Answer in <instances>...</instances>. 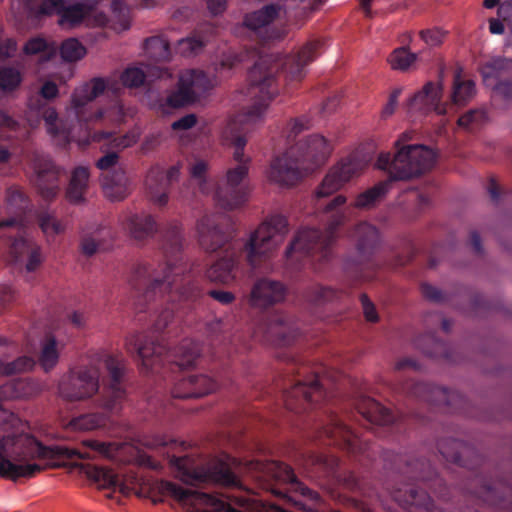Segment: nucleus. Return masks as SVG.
<instances>
[{
  "instance_id": "1",
  "label": "nucleus",
  "mask_w": 512,
  "mask_h": 512,
  "mask_svg": "<svg viewBox=\"0 0 512 512\" xmlns=\"http://www.w3.org/2000/svg\"><path fill=\"white\" fill-rule=\"evenodd\" d=\"M160 241L166 263L159 266L160 270L150 264H137L131 272L129 284L138 293V312L150 310V303L158 300L166 307L149 332L128 336L125 348L140 360L141 369L147 373L161 374L166 365L171 371H181L171 390L173 398H200L214 392L218 383L206 374L183 371L198 359L199 344L191 339H184L171 350L161 333L180 307L193 308L201 305L206 295L222 305H229L234 302L235 295L230 291L217 289L205 292L193 270H187L186 264L178 263L183 237L177 221H172L160 229Z\"/></svg>"
},
{
  "instance_id": "2",
  "label": "nucleus",
  "mask_w": 512,
  "mask_h": 512,
  "mask_svg": "<svg viewBox=\"0 0 512 512\" xmlns=\"http://www.w3.org/2000/svg\"><path fill=\"white\" fill-rule=\"evenodd\" d=\"M306 72L304 66H251L247 73L246 95L253 103L229 119L222 137L226 145L233 148L234 167L216 184L213 198L225 210L242 206L249 195L246 184L251 158L244 154L246 134L263 122L269 103L278 95L280 82L300 81Z\"/></svg>"
},
{
  "instance_id": "3",
  "label": "nucleus",
  "mask_w": 512,
  "mask_h": 512,
  "mask_svg": "<svg viewBox=\"0 0 512 512\" xmlns=\"http://www.w3.org/2000/svg\"><path fill=\"white\" fill-rule=\"evenodd\" d=\"M38 392L37 384L29 378L12 379L0 386V401L27 398ZM118 446L112 442L86 439L81 446H44L34 437L26 436L15 441L10 438L0 439V476L12 481L19 478H32L42 471L43 467L31 463L35 459H112L116 456Z\"/></svg>"
},
{
  "instance_id": "4",
  "label": "nucleus",
  "mask_w": 512,
  "mask_h": 512,
  "mask_svg": "<svg viewBox=\"0 0 512 512\" xmlns=\"http://www.w3.org/2000/svg\"><path fill=\"white\" fill-rule=\"evenodd\" d=\"M196 228L202 249L208 253H222L206 270L207 279L228 284L236 278L239 251L242 250L252 268H257L284 241L288 232V220L279 214L268 217L250 234L242 248L233 240L232 231L219 224L216 215H204L198 220Z\"/></svg>"
},
{
  "instance_id": "5",
  "label": "nucleus",
  "mask_w": 512,
  "mask_h": 512,
  "mask_svg": "<svg viewBox=\"0 0 512 512\" xmlns=\"http://www.w3.org/2000/svg\"><path fill=\"white\" fill-rule=\"evenodd\" d=\"M410 136L402 133L394 143L395 153H380L377 167L388 172L389 177L360 193L354 203L357 208L373 207L391 188L394 181L409 180L430 170L435 163L432 149L424 145L408 144Z\"/></svg>"
},
{
  "instance_id": "6",
  "label": "nucleus",
  "mask_w": 512,
  "mask_h": 512,
  "mask_svg": "<svg viewBox=\"0 0 512 512\" xmlns=\"http://www.w3.org/2000/svg\"><path fill=\"white\" fill-rule=\"evenodd\" d=\"M352 208L346 205V197L337 195L324 208L326 227L300 229L285 251L287 265L305 260L323 264L332 257L333 244L337 238V229L345 223Z\"/></svg>"
},
{
  "instance_id": "7",
  "label": "nucleus",
  "mask_w": 512,
  "mask_h": 512,
  "mask_svg": "<svg viewBox=\"0 0 512 512\" xmlns=\"http://www.w3.org/2000/svg\"><path fill=\"white\" fill-rule=\"evenodd\" d=\"M330 153L331 146L322 135H310L272 161L269 178L283 187L294 186L323 165Z\"/></svg>"
},
{
  "instance_id": "8",
  "label": "nucleus",
  "mask_w": 512,
  "mask_h": 512,
  "mask_svg": "<svg viewBox=\"0 0 512 512\" xmlns=\"http://www.w3.org/2000/svg\"><path fill=\"white\" fill-rule=\"evenodd\" d=\"M30 199L19 186H11L6 191V212L10 217L0 221V230H14L15 234H3L7 239L10 262L24 264L27 272L35 271L42 263L41 248L27 237L24 216L30 209Z\"/></svg>"
},
{
  "instance_id": "9",
  "label": "nucleus",
  "mask_w": 512,
  "mask_h": 512,
  "mask_svg": "<svg viewBox=\"0 0 512 512\" xmlns=\"http://www.w3.org/2000/svg\"><path fill=\"white\" fill-rule=\"evenodd\" d=\"M310 368L303 363L292 360L287 366V373L297 375L293 377L290 389L283 391V401L286 409L301 414L315 409L322 402L329 401V396L324 388V380L328 373L326 367L321 366L308 375Z\"/></svg>"
},
{
  "instance_id": "10",
  "label": "nucleus",
  "mask_w": 512,
  "mask_h": 512,
  "mask_svg": "<svg viewBox=\"0 0 512 512\" xmlns=\"http://www.w3.org/2000/svg\"><path fill=\"white\" fill-rule=\"evenodd\" d=\"M357 255L344 261L343 270L348 285H357L376 279L380 269L374 255L380 244L379 230L367 222L359 223L353 233Z\"/></svg>"
},
{
  "instance_id": "11",
  "label": "nucleus",
  "mask_w": 512,
  "mask_h": 512,
  "mask_svg": "<svg viewBox=\"0 0 512 512\" xmlns=\"http://www.w3.org/2000/svg\"><path fill=\"white\" fill-rule=\"evenodd\" d=\"M325 419L316 424L317 437L325 444L336 445L351 453L362 465L374 461L376 446L361 438L348 424L331 410L324 411Z\"/></svg>"
},
{
  "instance_id": "12",
  "label": "nucleus",
  "mask_w": 512,
  "mask_h": 512,
  "mask_svg": "<svg viewBox=\"0 0 512 512\" xmlns=\"http://www.w3.org/2000/svg\"><path fill=\"white\" fill-rule=\"evenodd\" d=\"M391 388L397 393L414 397L425 402L430 408H437L443 412H460L466 402L464 395L456 390L412 379H402V376H397Z\"/></svg>"
},
{
  "instance_id": "13",
  "label": "nucleus",
  "mask_w": 512,
  "mask_h": 512,
  "mask_svg": "<svg viewBox=\"0 0 512 512\" xmlns=\"http://www.w3.org/2000/svg\"><path fill=\"white\" fill-rule=\"evenodd\" d=\"M170 463L178 470L181 481L190 486L197 487L213 483L226 487H237L240 483L232 467L237 460L228 456L225 460H218L208 468L190 467L188 456H173Z\"/></svg>"
},
{
  "instance_id": "14",
  "label": "nucleus",
  "mask_w": 512,
  "mask_h": 512,
  "mask_svg": "<svg viewBox=\"0 0 512 512\" xmlns=\"http://www.w3.org/2000/svg\"><path fill=\"white\" fill-rule=\"evenodd\" d=\"M217 73L218 66H214L213 72L197 68L182 73L176 89L167 96L166 105L181 108L194 103L218 84Z\"/></svg>"
},
{
  "instance_id": "15",
  "label": "nucleus",
  "mask_w": 512,
  "mask_h": 512,
  "mask_svg": "<svg viewBox=\"0 0 512 512\" xmlns=\"http://www.w3.org/2000/svg\"><path fill=\"white\" fill-rule=\"evenodd\" d=\"M58 94V86L53 81H45L39 93L29 98L28 107L37 118L44 120L49 135L68 141L69 129L59 120L55 108L48 104V101L55 99Z\"/></svg>"
},
{
  "instance_id": "16",
  "label": "nucleus",
  "mask_w": 512,
  "mask_h": 512,
  "mask_svg": "<svg viewBox=\"0 0 512 512\" xmlns=\"http://www.w3.org/2000/svg\"><path fill=\"white\" fill-rule=\"evenodd\" d=\"M99 390V372L94 367L81 366L70 369L58 384L59 395L66 401L91 398Z\"/></svg>"
},
{
  "instance_id": "17",
  "label": "nucleus",
  "mask_w": 512,
  "mask_h": 512,
  "mask_svg": "<svg viewBox=\"0 0 512 512\" xmlns=\"http://www.w3.org/2000/svg\"><path fill=\"white\" fill-rule=\"evenodd\" d=\"M104 364L108 372V381L104 385L99 406L109 412H116L121 408L126 392L123 380L126 373V361L121 354H105Z\"/></svg>"
},
{
  "instance_id": "18",
  "label": "nucleus",
  "mask_w": 512,
  "mask_h": 512,
  "mask_svg": "<svg viewBox=\"0 0 512 512\" xmlns=\"http://www.w3.org/2000/svg\"><path fill=\"white\" fill-rule=\"evenodd\" d=\"M389 466L412 481L423 482L433 493L443 495L444 481L429 461L412 456L395 455Z\"/></svg>"
},
{
  "instance_id": "19",
  "label": "nucleus",
  "mask_w": 512,
  "mask_h": 512,
  "mask_svg": "<svg viewBox=\"0 0 512 512\" xmlns=\"http://www.w3.org/2000/svg\"><path fill=\"white\" fill-rule=\"evenodd\" d=\"M470 493L488 506L496 509H512V484L500 479L492 481L476 474L471 482Z\"/></svg>"
},
{
  "instance_id": "20",
  "label": "nucleus",
  "mask_w": 512,
  "mask_h": 512,
  "mask_svg": "<svg viewBox=\"0 0 512 512\" xmlns=\"http://www.w3.org/2000/svg\"><path fill=\"white\" fill-rule=\"evenodd\" d=\"M256 336L264 342L276 346L291 345L300 335V331L289 321L287 316L282 313H268L258 324Z\"/></svg>"
},
{
  "instance_id": "21",
  "label": "nucleus",
  "mask_w": 512,
  "mask_h": 512,
  "mask_svg": "<svg viewBox=\"0 0 512 512\" xmlns=\"http://www.w3.org/2000/svg\"><path fill=\"white\" fill-rule=\"evenodd\" d=\"M251 469L261 473L263 477L275 480L277 483L287 485L290 490L300 493L311 500L317 501L319 494L298 480L293 469L280 461L255 460L250 463Z\"/></svg>"
},
{
  "instance_id": "22",
  "label": "nucleus",
  "mask_w": 512,
  "mask_h": 512,
  "mask_svg": "<svg viewBox=\"0 0 512 512\" xmlns=\"http://www.w3.org/2000/svg\"><path fill=\"white\" fill-rule=\"evenodd\" d=\"M91 11L92 5L87 2L66 5L64 0H42L36 8L35 14L36 16L57 14L59 25L63 28L72 29L89 17Z\"/></svg>"
},
{
  "instance_id": "23",
  "label": "nucleus",
  "mask_w": 512,
  "mask_h": 512,
  "mask_svg": "<svg viewBox=\"0 0 512 512\" xmlns=\"http://www.w3.org/2000/svg\"><path fill=\"white\" fill-rule=\"evenodd\" d=\"M33 178L38 193L46 201L53 200L59 193L60 169L52 159L42 153H34L32 158Z\"/></svg>"
},
{
  "instance_id": "24",
  "label": "nucleus",
  "mask_w": 512,
  "mask_h": 512,
  "mask_svg": "<svg viewBox=\"0 0 512 512\" xmlns=\"http://www.w3.org/2000/svg\"><path fill=\"white\" fill-rule=\"evenodd\" d=\"M117 151H107L96 162V167L106 173L103 174L101 183L105 196L111 201H121L129 194V181L123 170L108 172L118 162Z\"/></svg>"
},
{
  "instance_id": "25",
  "label": "nucleus",
  "mask_w": 512,
  "mask_h": 512,
  "mask_svg": "<svg viewBox=\"0 0 512 512\" xmlns=\"http://www.w3.org/2000/svg\"><path fill=\"white\" fill-rule=\"evenodd\" d=\"M287 295V287L278 280L262 277L253 284L248 304L252 309L269 312L275 305L283 302Z\"/></svg>"
},
{
  "instance_id": "26",
  "label": "nucleus",
  "mask_w": 512,
  "mask_h": 512,
  "mask_svg": "<svg viewBox=\"0 0 512 512\" xmlns=\"http://www.w3.org/2000/svg\"><path fill=\"white\" fill-rule=\"evenodd\" d=\"M355 409L367 424L386 427L391 431L401 430V418H397L391 410L381 405L375 399L361 395L354 401Z\"/></svg>"
},
{
  "instance_id": "27",
  "label": "nucleus",
  "mask_w": 512,
  "mask_h": 512,
  "mask_svg": "<svg viewBox=\"0 0 512 512\" xmlns=\"http://www.w3.org/2000/svg\"><path fill=\"white\" fill-rule=\"evenodd\" d=\"M362 169V163L356 158L342 159L334 165L326 174L319 185L316 196L322 198L333 194L342 188L351 178L358 175Z\"/></svg>"
},
{
  "instance_id": "28",
  "label": "nucleus",
  "mask_w": 512,
  "mask_h": 512,
  "mask_svg": "<svg viewBox=\"0 0 512 512\" xmlns=\"http://www.w3.org/2000/svg\"><path fill=\"white\" fill-rule=\"evenodd\" d=\"M180 169L178 166H171L165 171L160 166H153L146 175V188L150 199L159 206L168 202V193L171 184L178 180Z\"/></svg>"
},
{
  "instance_id": "29",
  "label": "nucleus",
  "mask_w": 512,
  "mask_h": 512,
  "mask_svg": "<svg viewBox=\"0 0 512 512\" xmlns=\"http://www.w3.org/2000/svg\"><path fill=\"white\" fill-rule=\"evenodd\" d=\"M437 449L447 461L460 467L474 470L482 462V458L467 443L454 439L444 438L437 442Z\"/></svg>"
},
{
  "instance_id": "30",
  "label": "nucleus",
  "mask_w": 512,
  "mask_h": 512,
  "mask_svg": "<svg viewBox=\"0 0 512 512\" xmlns=\"http://www.w3.org/2000/svg\"><path fill=\"white\" fill-rule=\"evenodd\" d=\"M106 88H110L114 93L118 91L117 87H114V85L110 86V82L105 81L103 78H94L74 90L71 103L79 122H86L91 119V116L85 115L84 107L101 95Z\"/></svg>"
},
{
  "instance_id": "31",
  "label": "nucleus",
  "mask_w": 512,
  "mask_h": 512,
  "mask_svg": "<svg viewBox=\"0 0 512 512\" xmlns=\"http://www.w3.org/2000/svg\"><path fill=\"white\" fill-rule=\"evenodd\" d=\"M443 87L440 82L428 81L421 91L409 100V109L423 112L435 111L437 114L446 113V104L441 102Z\"/></svg>"
},
{
  "instance_id": "32",
  "label": "nucleus",
  "mask_w": 512,
  "mask_h": 512,
  "mask_svg": "<svg viewBox=\"0 0 512 512\" xmlns=\"http://www.w3.org/2000/svg\"><path fill=\"white\" fill-rule=\"evenodd\" d=\"M278 13V5L268 4L257 11L247 13L244 16L243 24L261 43H265L271 38L270 24L278 16Z\"/></svg>"
},
{
  "instance_id": "33",
  "label": "nucleus",
  "mask_w": 512,
  "mask_h": 512,
  "mask_svg": "<svg viewBox=\"0 0 512 512\" xmlns=\"http://www.w3.org/2000/svg\"><path fill=\"white\" fill-rule=\"evenodd\" d=\"M119 223L135 240H144L158 231V225L152 215L147 213L125 212L119 216Z\"/></svg>"
},
{
  "instance_id": "34",
  "label": "nucleus",
  "mask_w": 512,
  "mask_h": 512,
  "mask_svg": "<svg viewBox=\"0 0 512 512\" xmlns=\"http://www.w3.org/2000/svg\"><path fill=\"white\" fill-rule=\"evenodd\" d=\"M507 66H481V75L486 87L492 89V99L510 102L512 100V81L500 80L502 71Z\"/></svg>"
},
{
  "instance_id": "35",
  "label": "nucleus",
  "mask_w": 512,
  "mask_h": 512,
  "mask_svg": "<svg viewBox=\"0 0 512 512\" xmlns=\"http://www.w3.org/2000/svg\"><path fill=\"white\" fill-rule=\"evenodd\" d=\"M415 346L429 357L453 361L451 346L437 338L433 332H427L417 337Z\"/></svg>"
},
{
  "instance_id": "36",
  "label": "nucleus",
  "mask_w": 512,
  "mask_h": 512,
  "mask_svg": "<svg viewBox=\"0 0 512 512\" xmlns=\"http://www.w3.org/2000/svg\"><path fill=\"white\" fill-rule=\"evenodd\" d=\"M89 169L84 166L74 168L66 190L69 202L79 204L85 200V194L89 187Z\"/></svg>"
},
{
  "instance_id": "37",
  "label": "nucleus",
  "mask_w": 512,
  "mask_h": 512,
  "mask_svg": "<svg viewBox=\"0 0 512 512\" xmlns=\"http://www.w3.org/2000/svg\"><path fill=\"white\" fill-rule=\"evenodd\" d=\"M475 94V83L471 79H465L462 75V67L454 71L453 90L451 100L453 104L465 105Z\"/></svg>"
},
{
  "instance_id": "38",
  "label": "nucleus",
  "mask_w": 512,
  "mask_h": 512,
  "mask_svg": "<svg viewBox=\"0 0 512 512\" xmlns=\"http://www.w3.org/2000/svg\"><path fill=\"white\" fill-rule=\"evenodd\" d=\"M144 55L155 62H168L172 60V52L167 40L160 36L147 38L143 43Z\"/></svg>"
},
{
  "instance_id": "39",
  "label": "nucleus",
  "mask_w": 512,
  "mask_h": 512,
  "mask_svg": "<svg viewBox=\"0 0 512 512\" xmlns=\"http://www.w3.org/2000/svg\"><path fill=\"white\" fill-rule=\"evenodd\" d=\"M58 47L53 42H48L43 37H33L29 39L23 46V53L26 56L39 55L41 62L50 61L57 55Z\"/></svg>"
},
{
  "instance_id": "40",
  "label": "nucleus",
  "mask_w": 512,
  "mask_h": 512,
  "mask_svg": "<svg viewBox=\"0 0 512 512\" xmlns=\"http://www.w3.org/2000/svg\"><path fill=\"white\" fill-rule=\"evenodd\" d=\"M79 467L89 479L103 488L115 489L119 485L118 475L111 469L91 464H81Z\"/></svg>"
},
{
  "instance_id": "41",
  "label": "nucleus",
  "mask_w": 512,
  "mask_h": 512,
  "mask_svg": "<svg viewBox=\"0 0 512 512\" xmlns=\"http://www.w3.org/2000/svg\"><path fill=\"white\" fill-rule=\"evenodd\" d=\"M59 360V349L56 338L47 334L41 342V350L38 362L45 372H49L55 368Z\"/></svg>"
},
{
  "instance_id": "42",
  "label": "nucleus",
  "mask_w": 512,
  "mask_h": 512,
  "mask_svg": "<svg viewBox=\"0 0 512 512\" xmlns=\"http://www.w3.org/2000/svg\"><path fill=\"white\" fill-rule=\"evenodd\" d=\"M345 293L347 292L343 290H336L331 287L314 284L305 290L304 298L311 304L321 305L329 301L337 300Z\"/></svg>"
},
{
  "instance_id": "43",
  "label": "nucleus",
  "mask_w": 512,
  "mask_h": 512,
  "mask_svg": "<svg viewBox=\"0 0 512 512\" xmlns=\"http://www.w3.org/2000/svg\"><path fill=\"white\" fill-rule=\"evenodd\" d=\"M405 503L409 509L414 507L415 512H433L434 508L433 500L427 491L415 487L407 491Z\"/></svg>"
},
{
  "instance_id": "44",
  "label": "nucleus",
  "mask_w": 512,
  "mask_h": 512,
  "mask_svg": "<svg viewBox=\"0 0 512 512\" xmlns=\"http://www.w3.org/2000/svg\"><path fill=\"white\" fill-rule=\"evenodd\" d=\"M106 416L103 413H87L74 417L68 426L74 431H90L104 426Z\"/></svg>"
},
{
  "instance_id": "45",
  "label": "nucleus",
  "mask_w": 512,
  "mask_h": 512,
  "mask_svg": "<svg viewBox=\"0 0 512 512\" xmlns=\"http://www.w3.org/2000/svg\"><path fill=\"white\" fill-rule=\"evenodd\" d=\"M36 361L32 356L20 355L19 353L5 364H1L0 375L11 376L17 373H24L32 370Z\"/></svg>"
},
{
  "instance_id": "46",
  "label": "nucleus",
  "mask_w": 512,
  "mask_h": 512,
  "mask_svg": "<svg viewBox=\"0 0 512 512\" xmlns=\"http://www.w3.org/2000/svg\"><path fill=\"white\" fill-rule=\"evenodd\" d=\"M87 53L85 46L75 38H69L62 42L60 46V54L66 62H77L81 60Z\"/></svg>"
},
{
  "instance_id": "47",
  "label": "nucleus",
  "mask_w": 512,
  "mask_h": 512,
  "mask_svg": "<svg viewBox=\"0 0 512 512\" xmlns=\"http://www.w3.org/2000/svg\"><path fill=\"white\" fill-rule=\"evenodd\" d=\"M207 40L198 33L190 37L180 39L176 46V52L184 57L197 54L205 46Z\"/></svg>"
},
{
  "instance_id": "48",
  "label": "nucleus",
  "mask_w": 512,
  "mask_h": 512,
  "mask_svg": "<svg viewBox=\"0 0 512 512\" xmlns=\"http://www.w3.org/2000/svg\"><path fill=\"white\" fill-rule=\"evenodd\" d=\"M487 118V113L484 109H472L459 117L458 125L474 132L487 121Z\"/></svg>"
},
{
  "instance_id": "49",
  "label": "nucleus",
  "mask_w": 512,
  "mask_h": 512,
  "mask_svg": "<svg viewBox=\"0 0 512 512\" xmlns=\"http://www.w3.org/2000/svg\"><path fill=\"white\" fill-rule=\"evenodd\" d=\"M39 227L48 238L55 237L64 232V225L61 221L49 212H41L37 216Z\"/></svg>"
},
{
  "instance_id": "50",
  "label": "nucleus",
  "mask_w": 512,
  "mask_h": 512,
  "mask_svg": "<svg viewBox=\"0 0 512 512\" xmlns=\"http://www.w3.org/2000/svg\"><path fill=\"white\" fill-rule=\"evenodd\" d=\"M93 139L99 142L107 141V149H112V151H117V153L130 147L134 142L128 135L116 136L108 132L95 133Z\"/></svg>"
},
{
  "instance_id": "51",
  "label": "nucleus",
  "mask_w": 512,
  "mask_h": 512,
  "mask_svg": "<svg viewBox=\"0 0 512 512\" xmlns=\"http://www.w3.org/2000/svg\"><path fill=\"white\" fill-rule=\"evenodd\" d=\"M323 51V43L320 40L309 41L298 51L297 62L295 64H309L317 60Z\"/></svg>"
},
{
  "instance_id": "52",
  "label": "nucleus",
  "mask_w": 512,
  "mask_h": 512,
  "mask_svg": "<svg viewBox=\"0 0 512 512\" xmlns=\"http://www.w3.org/2000/svg\"><path fill=\"white\" fill-rule=\"evenodd\" d=\"M0 70V89L3 91H12L19 86L21 82L20 72L15 66H1Z\"/></svg>"
},
{
  "instance_id": "53",
  "label": "nucleus",
  "mask_w": 512,
  "mask_h": 512,
  "mask_svg": "<svg viewBox=\"0 0 512 512\" xmlns=\"http://www.w3.org/2000/svg\"><path fill=\"white\" fill-rule=\"evenodd\" d=\"M424 58L421 53H413L407 47L396 48L388 58V64H414L416 62H423Z\"/></svg>"
},
{
  "instance_id": "54",
  "label": "nucleus",
  "mask_w": 512,
  "mask_h": 512,
  "mask_svg": "<svg viewBox=\"0 0 512 512\" xmlns=\"http://www.w3.org/2000/svg\"><path fill=\"white\" fill-rule=\"evenodd\" d=\"M145 73L138 66H127L121 75V82L124 86L137 88L145 83Z\"/></svg>"
},
{
  "instance_id": "55",
  "label": "nucleus",
  "mask_w": 512,
  "mask_h": 512,
  "mask_svg": "<svg viewBox=\"0 0 512 512\" xmlns=\"http://www.w3.org/2000/svg\"><path fill=\"white\" fill-rule=\"evenodd\" d=\"M208 170V163L204 160L197 159L190 166V175L193 179L199 183V190L204 193H209L208 183L206 181V173Z\"/></svg>"
},
{
  "instance_id": "56",
  "label": "nucleus",
  "mask_w": 512,
  "mask_h": 512,
  "mask_svg": "<svg viewBox=\"0 0 512 512\" xmlns=\"http://www.w3.org/2000/svg\"><path fill=\"white\" fill-rule=\"evenodd\" d=\"M420 37L425 42V44L430 47H434L442 44L445 37V32L439 28L426 29L420 32Z\"/></svg>"
},
{
  "instance_id": "57",
  "label": "nucleus",
  "mask_w": 512,
  "mask_h": 512,
  "mask_svg": "<svg viewBox=\"0 0 512 512\" xmlns=\"http://www.w3.org/2000/svg\"><path fill=\"white\" fill-rule=\"evenodd\" d=\"M99 241L95 236L85 234L80 240V251L86 257H91L98 251Z\"/></svg>"
},
{
  "instance_id": "58",
  "label": "nucleus",
  "mask_w": 512,
  "mask_h": 512,
  "mask_svg": "<svg viewBox=\"0 0 512 512\" xmlns=\"http://www.w3.org/2000/svg\"><path fill=\"white\" fill-rule=\"evenodd\" d=\"M421 293L425 299L434 303H443L447 300L446 295L440 289L428 283L421 285Z\"/></svg>"
},
{
  "instance_id": "59",
  "label": "nucleus",
  "mask_w": 512,
  "mask_h": 512,
  "mask_svg": "<svg viewBox=\"0 0 512 512\" xmlns=\"http://www.w3.org/2000/svg\"><path fill=\"white\" fill-rule=\"evenodd\" d=\"M402 90L401 88L394 89L389 97L387 103L384 105L382 111H381V119L386 120L390 116H392L397 108L398 105V98L401 94Z\"/></svg>"
},
{
  "instance_id": "60",
  "label": "nucleus",
  "mask_w": 512,
  "mask_h": 512,
  "mask_svg": "<svg viewBox=\"0 0 512 512\" xmlns=\"http://www.w3.org/2000/svg\"><path fill=\"white\" fill-rule=\"evenodd\" d=\"M309 128V120L305 117H299L292 120L288 126L287 139L294 140L302 131Z\"/></svg>"
},
{
  "instance_id": "61",
  "label": "nucleus",
  "mask_w": 512,
  "mask_h": 512,
  "mask_svg": "<svg viewBox=\"0 0 512 512\" xmlns=\"http://www.w3.org/2000/svg\"><path fill=\"white\" fill-rule=\"evenodd\" d=\"M360 302L362 305L363 313L367 321L377 322L379 317L374 304L371 302L366 294H361Z\"/></svg>"
},
{
  "instance_id": "62",
  "label": "nucleus",
  "mask_w": 512,
  "mask_h": 512,
  "mask_svg": "<svg viewBox=\"0 0 512 512\" xmlns=\"http://www.w3.org/2000/svg\"><path fill=\"white\" fill-rule=\"evenodd\" d=\"M15 39L7 38L0 41V60L12 58L17 52Z\"/></svg>"
},
{
  "instance_id": "63",
  "label": "nucleus",
  "mask_w": 512,
  "mask_h": 512,
  "mask_svg": "<svg viewBox=\"0 0 512 512\" xmlns=\"http://www.w3.org/2000/svg\"><path fill=\"white\" fill-rule=\"evenodd\" d=\"M197 123V117L195 114H187L180 119L174 121L172 123V129L175 131L178 130H188L194 127Z\"/></svg>"
},
{
  "instance_id": "64",
  "label": "nucleus",
  "mask_w": 512,
  "mask_h": 512,
  "mask_svg": "<svg viewBox=\"0 0 512 512\" xmlns=\"http://www.w3.org/2000/svg\"><path fill=\"white\" fill-rule=\"evenodd\" d=\"M497 16L506 23H512V0H505L499 5Z\"/></svg>"
}]
</instances>
